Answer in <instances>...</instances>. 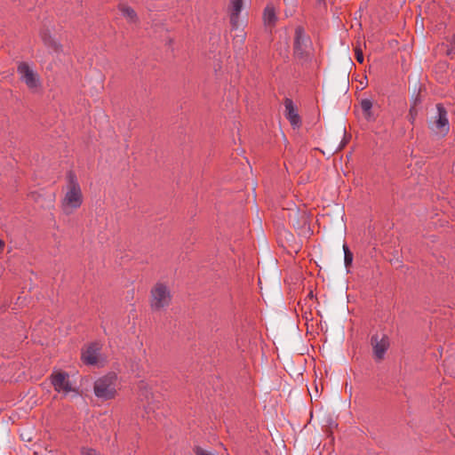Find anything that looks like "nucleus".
<instances>
[{
  "label": "nucleus",
  "instance_id": "f257e3e1",
  "mask_svg": "<svg viewBox=\"0 0 455 455\" xmlns=\"http://www.w3.org/2000/svg\"><path fill=\"white\" fill-rule=\"evenodd\" d=\"M83 202V192L77 177L73 172H68L64 196L60 201L61 210L66 215H70L81 207Z\"/></svg>",
  "mask_w": 455,
  "mask_h": 455
},
{
  "label": "nucleus",
  "instance_id": "f03ea898",
  "mask_svg": "<svg viewBox=\"0 0 455 455\" xmlns=\"http://www.w3.org/2000/svg\"><path fill=\"white\" fill-rule=\"evenodd\" d=\"M172 301V294L170 287L162 282H157L150 290L149 306L152 311L161 312L165 310Z\"/></svg>",
  "mask_w": 455,
  "mask_h": 455
},
{
  "label": "nucleus",
  "instance_id": "7ed1b4c3",
  "mask_svg": "<svg viewBox=\"0 0 455 455\" xmlns=\"http://www.w3.org/2000/svg\"><path fill=\"white\" fill-rule=\"evenodd\" d=\"M95 395L101 400L113 399L117 390V377L108 374L98 379L93 387Z\"/></svg>",
  "mask_w": 455,
  "mask_h": 455
},
{
  "label": "nucleus",
  "instance_id": "20e7f679",
  "mask_svg": "<svg viewBox=\"0 0 455 455\" xmlns=\"http://www.w3.org/2000/svg\"><path fill=\"white\" fill-rule=\"evenodd\" d=\"M51 383L54 390L63 395H68L70 393L78 395V391L72 384L69 375L64 371H55L51 375Z\"/></svg>",
  "mask_w": 455,
  "mask_h": 455
},
{
  "label": "nucleus",
  "instance_id": "39448f33",
  "mask_svg": "<svg viewBox=\"0 0 455 455\" xmlns=\"http://www.w3.org/2000/svg\"><path fill=\"white\" fill-rule=\"evenodd\" d=\"M311 48V41L308 36L306 35L304 29L298 27L295 29L293 52L297 58L303 59L309 55Z\"/></svg>",
  "mask_w": 455,
  "mask_h": 455
},
{
  "label": "nucleus",
  "instance_id": "423d86ee",
  "mask_svg": "<svg viewBox=\"0 0 455 455\" xmlns=\"http://www.w3.org/2000/svg\"><path fill=\"white\" fill-rule=\"evenodd\" d=\"M101 345L93 342L82 351V360L87 365L103 366L106 358L100 354Z\"/></svg>",
  "mask_w": 455,
  "mask_h": 455
},
{
  "label": "nucleus",
  "instance_id": "0eeeda50",
  "mask_svg": "<svg viewBox=\"0 0 455 455\" xmlns=\"http://www.w3.org/2000/svg\"><path fill=\"white\" fill-rule=\"evenodd\" d=\"M20 80L30 90H36L40 86V79L37 73L26 62H21L17 68Z\"/></svg>",
  "mask_w": 455,
  "mask_h": 455
},
{
  "label": "nucleus",
  "instance_id": "6e6552de",
  "mask_svg": "<svg viewBox=\"0 0 455 455\" xmlns=\"http://www.w3.org/2000/svg\"><path fill=\"white\" fill-rule=\"evenodd\" d=\"M436 110L437 115L435 116V120L433 123L432 129L436 133L446 134L450 129L447 111L441 104L436 105Z\"/></svg>",
  "mask_w": 455,
  "mask_h": 455
},
{
  "label": "nucleus",
  "instance_id": "1a4fd4ad",
  "mask_svg": "<svg viewBox=\"0 0 455 455\" xmlns=\"http://www.w3.org/2000/svg\"><path fill=\"white\" fill-rule=\"evenodd\" d=\"M371 345L373 347V354L377 360H382L389 347V339L387 336L382 335L380 338L375 335L371 338Z\"/></svg>",
  "mask_w": 455,
  "mask_h": 455
},
{
  "label": "nucleus",
  "instance_id": "9d476101",
  "mask_svg": "<svg viewBox=\"0 0 455 455\" xmlns=\"http://www.w3.org/2000/svg\"><path fill=\"white\" fill-rule=\"evenodd\" d=\"M284 107H285V116L291 124L296 128L299 127L301 121L300 117L293 105V102L290 99H286L284 101Z\"/></svg>",
  "mask_w": 455,
  "mask_h": 455
},
{
  "label": "nucleus",
  "instance_id": "9b49d317",
  "mask_svg": "<svg viewBox=\"0 0 455 455\" xmlns=\"http://www.w3.org/2000/svg\"><path fill=\"white\" fill-rule=\"evenodd\" d=\"M40 37L44 44L52 52H59L61 51L62 46L60 43L52 36L48 29L42 30L40 33Z\"/></svg>",
  "mask_w": 455,
  "mask_h": 455
},
{
  "label": "nucleus",
  "instance_id": "f8f14e48",
  "mask_svg": "<svg viewBox=\"0 0 455 455\" xmlns=\"http://www.w3.org/2000/svg\"><path fill=\"white\" fill-rule=\"evenodd\" d=\"M118 10L123 17L127 20V22L136 24L139 21L136 12L126 4H119Z\"/></svg>",
  "mask_w": 455,
  "mask_h": 455
},
{
  "label": "nucleus",
  "instance_id": "ddd939ff",
  "mask_svg": "<svg viewBox=\"0 0 455 455\" xmlns=\"http://www.w3.org/2000/svg\"><path fill=\"white\" fill-rule=\"evenodd\" d=\"M243 0H231L230 2V21L235 26L238 16L242 11Z\"/></svg>",
  "mask_w": 455,
  "mask_h": 455
},
{
  "label": "nucleus",
  "instance_id": "4468645a",
  "mask_svg": "<svg viewBox=\"0 0 455 455\" xmlns=\"http://www.w3.org/2000/svg\"><path fill=\"white\" fill-rule=\"evenodd\" d=\"M264 23L267 26H273L276 21V15L273 6L267 5L263 14Z\"/></svg>",
  "mask_w": 455,
  "mask_h": 455
},
{
  "label": "nucleus",
  "instance_id": "2eb2a0df",
  "mask_svg": "<svg viewBox=\"0 0 455 455\" xmlns=\"http://www.w3.org/2000/svg\"><path fill=\"white\" fill-rule=\"evenodd\" d=\"M361 108L364 115V117L367 120H371L373 118L371 108H372V101L369 99H363L361 101Z\"/></svg>",
  "mask_w": 455,
  "mask_h": 455
},
{
  "label": "nucleus",
  "instance_id": "dca6fc26",
  "mask_svg": "<svg viewBox=\"0 0 455 455\" xmlns=\"http://www.w3.org/2000/svg\"><path fill=\"white\" fill-rule=\"evenodd\" d=\"M145 398L147 400V405H145V411H146V413L148 415V418L151 419L149 414L151 411H154L155 408H156L157 406L154 403L155 401L153 399V395L151 393H148V391H146Z\"/></svg>",
  "mask_w": 455,
  "mask_h": 455
},
{
  "label": "nucleus",
  "instance_id": "f3484780",
  "mask_svg": "<svg viewBox=\"0 0 455 455\" xmlns=\"http://www.w3.org/2000/svg\"><path fill=\"white\" fill-rule=\"evenodd\" d=\"M343 250H344V256H345L344 257L345 264H346V266H348L352 263L353 254L349 251L348 247L346 244H344Z\"/></svg>",
  "mask_w": 455,
  "mask_h": 455
},
{
  "label": "nucleus",
  "instance_id": "a211bd4d",
  "mask_svg": "<svg viewBox=\"0 0 455 455\" xmlns=\"http://www.w3.org/2000/svg\"><path fill=\"white\" fill-rule=\"evenodd\" d=\"M414 105H416V102L414 103ZM416 116H417V109H416L415 106H412L409 111V119H410L411 123H412V124L414 123Z\"/></svg>",
  "mask_w": 455,
  "mask_h": 455
},
{
  "label": "nucleus",
  "instance_id": "6ab92c4d",
  "mask_svg": "<svg viewBox=\"0 0 455 455\" xmlns=\"http://www.w3.org/2000/svg\"><path fill=\"white\" fill-rule=\"evenodd\" d=\"M355 58H356V60L359 62V63H363V51L361 48L359 47H356L355 49Z\"/></svg>",
  "mask_w": 455,
  "mask_h": 455
},
{
  "label": "nucleus",
  "instance_id": "aec40b11",
  "mask_svg": "<svg viewBox=\"0 0 455 455\" xmlns=\"http://www.w3.org/2000/svg\"><path fill=\"white\" fill-rule=\"evenodd\" d=\"M82 455H99L93 449L83 448L81 451Z\"/></svg>",
  "mask_w": 455,
  "mask_h": 455
},
{
  "label": "nucleus",
  "instance_id": "412c9836",
  "mask_svg": "<svg viewBox=\"0 0 455 455\" xmlns=\"http://www.w3.org/2000/svg\"><path fill=\"white\" fill-rule=\"evenodd\" d=\"M195 453H196V455H212V453L208 452L207 451H205L200 447H196L195 449Z\"/></svg>",
  "mask_w": 455,
  "mask_h": 455
},
{
  "label": "nucleus",
  "instance_id": "4be33fe9",
  "mask_svg": "<svg viewBox=\"0 0 455 455\" xmlns=\"http://www.w3.org/2000/svg\"><path fill=\"white\" fill-rule=\"evenodd\" d=\"M4 246H5V243L4 240L0 239V253L3 252L4 249Z\"/></svg>",
  "mask_w": 455,
  "mask_h": 455
}]
</instances>
